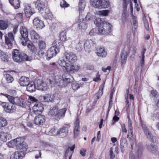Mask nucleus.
<instances>
[{
	"instance_id": "obj_32",
	"label": "nucleus",
	"mask_w": 159,
	"mask_h": 159,
	"mask_svg": "<svg viewBox=\"0 0 159 159\" xmlns=\"http://www.w3.org/2000/svg\"><path fill=\"white\" fill-rule=\"evenodd\" d=\"M4 110L7 112H13L16 110L15 106L13 104H9L7 105Z\"/></svg>"
},
{
	"instance_id": "obj_1",
	"label": "nucleus",
	"mask_w": 159,
	"mask_h": 159,
	"mask_svg": "<svg viewBox=\"0 0 159 159\" xmlns=\"http://www.w3.org/2000/svg\"><path fill=\"white\" fill-rule=\"evenodd\" d=\"M64 58L68 61L64 59L60 60L58 61L59 65L64 68L69 73L73 74L76 72L80 69V66L78 64H72L77 60V57L75 54L72 52H66L64 54Z\"/></svg>"
},
{
	"instance_id": "obj_61",
	"label": "nucleus",
	"mask_w": 159,
	"mask_h": 159,
	"mask_svg": "<svg viewBox=\"0 0 159 159\" xmlns=\"http://www.w3.org/2000/svg\"><path fill=\"white\" fill-rule=\"evenodd\" d=\"M57 132H55V129L54 128H52L49 131V134L50 135H58V134H57Z\"/></svg>"
},
{
	"instance_id": "obj_3",
	"label": "nucleus",
	"mask_w": 159,
	"mask_h": 159,
	"mask_svg": "<svg viewBox=\"0 0 159 159\" xmlns=\"http://www.w3.org/2000/svg\"><path fill=\"white\" fill-rule=\"evenodd\" d=\"M141 125L144 132L147 135V138L152 142L148 146L147 149L152 152H156L157 151L158 149L157 146L155 144L154 142V140H155L156 138L151 135V133L149 132L147 129V127L144 124L142 123Z\"/></svg>"
},
{
	"instance_id": "obj_55",
	"label": "nucleus",
	"mask_w": 159,
	"mask_h": 159,
	"mask_svg": "<svg viewBox=\"0 0 159 159\" xmlns=\"http://www.w3.org/2000/svg\"><path fill=\"white\" fill-rule=\"evenodd\" d=\"M71 87L74 90H76L80 87V85L77 83H73L71 84Z\"/></svg>"
},
{
	"instance_id": "obj_15",
	"label": "nucleus",
	"mask_w": 159,
	"mask_h": 159,
	"mask_svg": "<svg viewBox=\"0 0 159 159\" xmlns=\"http://www.w3.org/2000/svg\"><path fill=\"white\" fill-rule=\"evenodd\" d=\"M55 47H51L47 52L46 57L48 60H49L53 56H55L59 52L58 50H56Z\"/></svg>"
},
{
	"instance_id": "obj_23",
	"label": "nucleus",
	"mask_w": 159,
	"mask_h": 159,
	"mask_svg": "<svg viewBox=\"0 0 159 159\" xmlns=\"http://www.w3.org/2000/svg\"><path fill=\"white\" fill-rule=\"evenodd\" d=\"M96 54L99 57H105L107 55V52H106L105 49L103 47H99V48H96Z\"/></svg>"
},
{
	"instance_id": "obj_9",
	"label": "nucleus",
	"mask_w": 159,
	"mask_h": 159,
	"mask_svg": "<svg viewBox=\"0 0 159 159\" xmlns=\"http://www.w3.org/2000/svg\"><path fill=\"white\" fill-rule=\"evenodd\" d=\"M84 48L86 51L89 52L91 50H93L96 48V45L94 42L91 39L87 40L84 44Z\"/></svg>"
},
{
	"instance_id": "obj_36",
	"label": "nucleus",
	"mask_w": 159,
	"mask_h": 159,
	"mask_svg": "<svg viewBox=\"0 0 159 159\" xmlns=\"http://www.w3.org/2000/svg\"><path fill=\"white\" fill-rule=\"evenodd\" d=\"M79 23L78 25V28L80 30H84L86 28L87 26L85 23V21L84 20H82L81 22V20L79 21Z\"/></svg>"
},
{
	"instance_id": "obj_16",
	"label": "nucleus",
	"mask_w": 159,
	"mask_h": 159,
	"mask_svg": "<svg viewBox=\"0 0 159 159\" xmlns=\"http://www.w3.org/2000/svg\"><path fill=\"white\" fill-rule=\"evenodd\" d=\"M30 35L32 41L34 43H37L40 39V36L34 30H32L30 31Z\"/></svg>"
},
{
	"instance_id": "obj_26",
	"label": "nucleus",
	"mask_w": 159,
	"mask_h": 159,
	"mask_svg": "<svg viewBox=\"0 0 159 159\" xmlns=\"http://www.w3.org/2000/svg\"><path fill=\"white\" fill-rule=\"evenodd\" d=\"M35 7L37 8L38 10L40 11H43L45 8V5L42 1L37 0L36 2H34Z\"/></svg>"
},
{
	"instance_id": "obj_25",
	"label": "nucleus",
	"mask_w": 159,
	"mask_h": 159,
	"mask_svg": "<svg viewBox=\"0 0 159 159\" xmlns=\"http://www.w3.org/2000/svg\"><path fill=\"white\" fill-rule=\"evenodd\" d=\"M58 109V108L57 106L51 107L49 112V115L56 119Z\"/></svg>"
},
{
	"instance_id": "obj_19",
	"label": "nucleus",
	"mask_w": 159,
	"mask_h": 159,
	"mask_svg": "<svg viewBox=\"0 0 159 159\" xmlns=\"http://www.w3.org/2000/svg\"><path fill=\"white\" fill-rule=\"evenodd\" d=\"M37 89L39 90L45 91L47 89V84L40 80H37Z\"/></svg>"
},
{
	"instance_id": "obj_43",
	"label": "nucleus",
	"mask_w": 159,
	"mask_h": 159,
	"mask_svg": "<svg viewBox=\"0 0 159 159\" xmlns=\"http://www.w3.org/2000/svg\"><path fill=\"white\" fill-rule=\"evenodd\" d=\"M3 95L7 98L8 101L12 104H15V98L13 96L9 95L7 94H5Z\"/></svg>"
},
{
	"instance_id": "obj_22",
	"label": "nucleus",
	"mask_w": 159,
	"mask_h": 159,
	"mask_svg": "<svg viewBox=\"0 0 159 159\" xmlns=\"http://www.w3.org/2000/svg\"><path fill=\"white\" fill-rule=\"evenodd\" d=\"M11 138V135L10 134L3 131L0 132V139L2 141H6L7 139H9Z\"/></svg>"
},
{
	"instance_id": "obj_30",
	"label": "nucleus",
	"mask_w": 159,
	"mask_h": 159,
	"mask_svg": "<svg viewBox=\"0 0 159 159\" xmlns=\"http://www.w3.org/2000/svg\"><path fill=\"white\" fill-rule=\"evenodd\" d=\"M36 89V85L33 82H31L27 85V90L30 92L35 91Z\"/></svg>"
},
{
	"instance_id": "obj_42",
	"label": "nucleus",
	"mask_w": 159,
	"mask_h": 159,
	"mask_svg": "<svg viewBox=\"0 0 159 159\" xmlns=\"http://www.w3.org/2000/svg\"><path fill=\"white\" fill-rule=\"evenodd\" d=\"M101 1L102 3L101 4V8H108L109 7L110 2L108 0H101Z\"/></svg>"
},
{
	"instance_id": "obj_21",
	"label": "nucleus",
	"mask_w": 159,
	"mask_h": 159,
	"mask_svg": "<svg viewBox=\"0 0 159 159\" xmlns=\"http://www.w3.org/2000/svg\"><path fill=\"white\" fill-rule=\"evenodd\" d=\"M127 144L126 139L125 137H122L120 139V148L122 152H124L125 149L127 147Z\"/></svg>"
},
{
	"instance_id": "obj_28",
	"label": "nucleus",
	"mask_w": 159,
	"mask_h": 159,
	"mask_svg": "<svg viewBox=\"0 0 159 159\" xmlns=\"http://www.w3.org/2000/svg\"><path fill=\"white\" fill-rule=\"evenodd\" d=\"M29 81V78L25 76H22L20 79L19 83L21 86H27Z\"/></svg>"
},
{
	"instance_id": "obj_14",
	"label": "nucleus",
	"mask_w": 159,
	"mask_h": 159,
	"mask_svg": "<svg viewBox=\"0 0 159 159\" xmlns=\"http://www.w3.org/2000/svg\"><path fill=\"white\" fill-rule=\"evenodd\" d=\"M5 41L6 43L8 46H11L15 43L14 36L12 33H9L8 36H6L5 37Z\"/></svg>"
},
{
	"instance_id": "obj_37",
	"label": "nucleus",
	"mask_w": 159,
	"mask_h": 159,
	"mask_svg": "<svg viewBox=\"0 0 159 159\" xmlns=\"http://www.w3.org/2000/svg\"><path fill=\"white\" fill-rule=\"evenodd\" d=\"M61 40L59 39L56 40L53 43L52 47H55V49L56 50L57 49L58 50V52H59V49L61 47Z\"/></svg>"
},
{
	"instance_id": "obj_8",
	"label": "nucleus",
	"mask_w": 159,
	"mask_h": 159,
	"mask_svg": "<svg viewBox=\"0 0 159 159\" xmlns=\"http://www.w3.org/2000/svg\"><path fill=\"white\" fill-rule=\"evenodd\" d=\"M62 77L63 81V84L62 85H61V84H58L61 87L66 86L68 83L73 82L74 80L73 77L68 73H64L62 75Z\"/></svg>"
},
{
	"instance_id": "obj_46",
	"label": "nucleus",
	"mask_w": 159,
	"mask_h": 159,
	"mask_svg": "<svg viewBox=\"0 0 159 159\" xmlns=\"http://www.w3.org/2000/svg\"><path fill=\"white\" fill-rule=\"evenodd\" d=\"M27 46L28 48L30 49L33 52L35 53L36 52L37 48L35 47V46L34 44H28L27 45Z\"/></svg>"
},
{
	"instance_id": "obj_56",
	"label": "nucleus",
	"mask_w": 159,
	"mask_h": 159,
	"mask_svg": "<svg viewBox=\"0 0 159 159\" xmlns=\"http://www.w3.org/2000/svg\"><path fill=\"white\" fill-rule=\"evenodd\" d=\"M84 66L87 69L89 70H93L94 69V66L92 65H90L86 63L84 64Z\"/></svg>"
},
{
	"instance_id": "obj_44",
	"label": "nucleus",
	"mask_w": 159,
	"mask_h": 159,
	"mask_svg": "<svg viewBox=\"0 0 159 159\" xmlns=\"http://www.w3.org/2000/svg\"><path fill=\"white\" fill-rule=\"evenodd\" d=\"M8 27L7 24L2 20H0V29L1 30H4L7 29Z\"/></svg>"
},
{
	"instance_id": "obj_53",
	"label": "nucleus",
	"mask_w": 159,
	"mask_h": 159,
	"mask_svg": "<svg viewBox=\"0 0 159 159\" xmlns=\"http://www.w3.org/2000/svg\"><path fill=\"white\" fill-rule=\"evenodd\" d=\"M83 46L80 42L78 43L76 45L75 49L78 51H81L83 49Z\"/></svg>"
},
{
	"instance_id": "obj_20",
	"label": "nucleus",
	"mask_w": 159,
	"mask_h": 159,
	"mask_svg": "<svg viewBox=\"0 0 159 159\" xmlns=\"http://www.w3.org/2000/svg\"><path fill=\"white\" fill-rule=\"evenodd\" d=\"M54 99V95L52 94H47L44 96L40 97V99L42 101L46 102H52Z\"/></svg>"
},
{
	"instance_id": "obj_54",
	"label": "nucleus",
	"mask_w": 159,
	"mask_h": 159,
	"mask_svg": "<svg viewBox=\"0 0 159 159\" xmlns=\"http://www.w3.org/2000/svg\"><path fill=\"white\" fill-rule=\"evenodd\" d=\"M48 83L51 86H52L55 84V82L52 78H49L47 79Z\"/></svg>"
},
{
	"instance_id": "obj_47",
	"label": "nucleus",
	"mask_w": 159,
	"mask_h": 159,
	"mask_svg": "<svg viewBox=\"0 0 159 159\" xmlns=\"http://www.w3.org/2000/svg\"><path fill=\"white\" fill-rule=\"evenodd\" d=\"M66 30L62 32L60 35V38L61 41H64L66 39Z\"/></svg>"
},
{
	"instance_id": "obj_48",
	"label": "nucleus",
	"mask_w": 159,
	"mask_h": 159,
	"mask_svg": "<svg viewBox=\"0 0 159 159\" xmlns=\"http://www.w3.org/2000/svg\"><path fill=\"white\" fill-rule=\"evenodd\" d=\"M5 77L7 82L8 83H11L13 80V77L10 75L8 74H6L5 75Z\"/></svg>"
},
{
	"instance_id": "obj_12",
	"label": "nucleus",
	"mask_w": 159,
	"mask_h": 159,
	"mask_svg": "<svg viewBox=\"0 0 159 159\" xmlns=\"http://www.w3.org/2000/svg\"><path fill=\"white\" fill-rule=\"evenodd\" d=\"M34 113L36 114H40L43 110V105L40 102H36L33 108Z\"/></svg>"
},
{
	"instance_id": "obj_52",
	"label": "nucleus",
	"mask_w": 159,
	"mask_h": 159,
	"mask_svg": "<svg viewBox=\"0 0 159 159\" xmlns=\"http://www.w3.org/2000/svg\"><path fill=\"white\" fill-rule=\"evenodd\" d=\"M7 145L10 148H13L15 146L16 147V143L14 139L9 141Z\"/></svg>"
},
{
	"instance_id": "obj_2",
	"label": "nucleus",
	"mask_w": 159,
	"mask_h": 159,
	"mask_svg": "<svg viewBox=\"0 0 159 159\" xmlns=\"http://www.w3.org/2000/svg\"><path fill=\"white\" fill-rule=\"evenodd\" d=\"M94 23L98 27V32L100 33L104 34H109L111 31L112 25L109 23L103 20L97 19Z\"/></svg>"
},
{
	"instance_id": "obj_40",
	"label": "nucleus",
	"mask_w": 159,
	"mask_h": 159,
	"mask_svg": "<svg viewBox=\"0 0 159 159\" xmlns=\"http://www.w3.org/2000/svg\"><path fill=\"white\" fill-rule=\"evenodd\" d=\"M105 84V81H103L102 83L100 85V86L98 92V94L97 96L98 99H99V98L102 96L103 93L102 90L104 88Z\"/></svg>"
},
{
	"instance_id": "obj_33",
	"label": "nucleus",
	"mask_w": 159,
	"mask_h": 159,
	"mask_svg": "<svg viewBox=\"0 0 159 159\" xmlns=\"http://www.w3.org/2000/svg\"><path fill=\"white\" fill-rule=\"evenodd\" d=\"M0 57L1 60L5 62H8L9 61V57L7 54L4 52L0 50Z\"/></svg>"
},
{
	"instance_id": "obj_35",
	"label": "nucleus",
	"mask_w": 159,
	"mask_h": 159,
	"mask_svg": "<svg viewBox=\"0 0 159 159\" xmlns=\"http://www.w3.org/2000/svg\"><path fill=\"white\" fill-rule=\"evenodd\" d=\"M11 5L16 9L20 7V3L19 0H9Z\"/></svg>"
},
{
	"instance_id": "obj_5",
	"label": "nucleus",
	"mask_w": 159,
	"mask_h": 159,
	"mask_svg": "<svg viewBox=\"0 0 159 159\" xmlns=\"http://www.w3.org/2000/svg\"><path fill=\"white\" fill-rule=\"evenodd\" d=\"M127 48H129L127 51L126 50H124L122 52L121 54L120 61L121 65L123 67L125 64L127 58V56L129 52L131 51L132 52L134 53H135L136 51V48L134 46H132V45L129 44V45H127Z\"/></svg>"
},
{
	"instance_id": "obj_50",
	"label": "nucleus",
	"mask_w": 159,
	"mask_h": 159,
	"mask_svg": "<svg viewBox=\"0 0 159 159\" xmlns=\"http://www.w3.org/2000/svg\"><path fill=\"white\" fill-rule=\"evenodd\" d=\"M44 16L46 18L49 19L52 17V14L49 10L47 9L45 10V12Z\"/></svg>"
},
{
	"instance_id": "obj_18",
	"label": "nucleus",
	"mask_w": 159,
	"mask_h": 159,
	"mask_svg": "<svg viewBox=\"0 0 159 159\" xmlns=\"http://www.w3.org/2000/svg\"><path fill=\"white\" fill-rule=\"evenodd\" d=\"M34 121V123L36 125H42L45 121V117L43 115L39 114L35 117Z\"/></svg>"
},
{
	"instance_id": "obj_10",
	"label": "nucleus",
	"mask_w": 159,
	"mask_h": 159,
	"mask_svg": "<svg viewBox=\"0 0 159 159\" xmlns=\"http://www.w3.org/2000/svg\"><path fill=\"white\" fill-rule=\"evenodd\" d=\"M25 151L19 150L13 152L10 156V159H22L25 157Z\"/></svg>"
},
{
	"instance_id": "obj_51",
	"label": "nucleus",
	"mask_w": 159,
	"mask_h": 159,
	"mask_svg": "<svg viewBox=\"0 0 159 159\" xmlns=\"http://www.w3.org/2000/svg\"><path fill=\"white\" fill-rule=\"evenodd\" d=\"M145 49H144L141 52L142 58L141 60L140 64H141V66L142 67H143V66L144 58L145 57L144 53H145Z\"/></svg>"
},
{
	"instance_id": "obj_59",
	"label": "nucleus",
	"mask_w": 159,
	"mask_h": 159,
	"mask_svg": "<svg viewBox=\"0 0 159 159\" xmlns=\"http://www.w3.org/2000/svg\"><path fill=\"white\" fill-rule=\"evenodd\" d=\"M126 92V93L125 95V103L126 104V106L128 107L129 106V102L128 100L129 91L127 90Z\"/></svg>"
},
{
	"instance_id": "obj_34",
	"label": "nucleus",
	"mask_w": 159,
	"mask_h": 159,
	"mask_svg": "<svg viewBox=\"0 0 159 159\" xmlns=\"http://www.w3.org/2000/svg\"><path fill=\"white\" fill-rule=\"evenodd\" d=\"M92 5L94 7L101 9V0H92Z\"/></svg>"
},
{
	"instance_id": "obj_4",
	"label": "nucleus",
	"mask_w": 159,
	"mask_h": 159,
	"mask_svg": "<svg viewBox=\"0 0 159 159\" xmlns=\"http://www.w3.org/2000/svg\"><path fill=\"white\" fill-rule=\"evenodd\" d=\"M12 57L13 60L18 63L28 61V57L25 53L21 52L17 49H14L12 52Z\"/></svg>"
},
{
	"instance_id": "obj_11",
	"label": "nucleus",
	"mask_w": 159,
	"mask_h": 159,
	"mask_svg": "<svg viewBox=\"0 0 159 159\" xmlns=\"http://www.w3.org/2000/svg\"><path fill=\"white\" fill-rule=\"evenodd\" d=\"M24 13L25 16L29 18L35 13V11L34 9L32 8L30 4H25L24 5Z\"/></svg>"
},
{
	"instance_id": "obj_45",
	"label": "nucleus",
	"mask_w": 159,
	"mask_h": 159,
	"mask_svg": "<svg viewBox=\"0 0 159 159\" xmlns=\"http://www.w3.org/2000/svg\"><path fill=\"white\" fill-rule=\"evenodd\" d=\"M0 127L6 126L7 124L6 120L3 118H0Z\"/></svg>"
},
{
	"instance_id": "obj_17",
	"label": "nucleus",
	"mask_w": 159,
	"mask_h": 159,
	"mask_svg": "<svg viewBox=\"0 0 159 159\" xmlns=\"http://www.w3.org/2000/svg\"><path fill=\"white\" fill-rule=\"evenodd\" d=\"M33 24L35 27L37 29H42L44 26L43 21L37 17L33 20Z\"/></svg>"
},
{
	"instance_id": "obj_6",
	"label": "nucleus",
	"mask_w": 159,
	"mask_h": 159,
	"mask_svg": "<svg viewBox=\"0 0 159 159\" xmlns=\"http://www.w3.org/2000/svg\"><path fill=\"white\" fill-rule=\"evenodd\" d=\"M20 31L21 36V43L23 46H25L29 41L28 31L25 27L22 26L20 28Z\"/></svg>"
},
{
	"instance_id": "obj_57",
	"label": "nucleus",
	"mask_w": 159,
	"mask_h": 159,
	"mask_svg": "<svg viewBox=\"0 0 159 159\" xmlns=\"http://www.w3.org/2000/svg\"><path fill=\"white\" fill-rule=\"evenodd\" d=\"M69 4H67L64 0H62L60 2V6L61 7H67L69 6Z\"/></svg>"
},
{
	"instance_id": "obj_38",
	"label": "nucleus",
	"mask_w": 159,
	"mask_h": 159,
	"mask_svg": "<svg viewBox=\"0 0 159 159\" xmlns=\"http://www.w3.org/2000/svg\"><path fill=\"white\" fill-rule=\"evenodd\" d=\"M109 12V10H105L97 11L96 12V14L98 15L107 16L108 15Z\"/></svg>"
},
{
	"instance_id": "obj_31",
	"label": "nucleus",
	"mask_w": 159,
	"mask_h": 159,
	"mask_svg": "<svg viewBox=\"0 0 159 159\" xmlns=\"http://www.w3.org/2000/svg\"><path fill=\"white\" fill-rule=\"evenodd\" d=\"M15 104L23 107H24L25 106V100L22 98H15Z\"/></svg>"
},
{
	"instance_id": "obj_60",
	"label": "nucleus",
	"mask_w": 159,
	"mask_h": 159,
	"mask_svg": "<svg viewBox=\"0 0 159 159\" xmlns=\"http://www.w3.org/2000/svg\"><path fill=\"white\" fill-rule=\"evenodd\" d=\"M44 49H39V51L37 52V54L40 57H42L44 54Z\"/></svg>"
},
{
	"instance_id": "obj_13",
	"label": "nucleus",
	"mask_w": 159,
	"mask_h": 159,
	"mask_svg": "<svg viewBox=\"0 0 159 159\" xmlns=\"http://www.w3.org/2000/svg\"><path fill=\"white\" fill-rule=\"evenodd\" d=\"M70 124H65L64 126L61 127L57 131V134H60L61 136H65L67 135L68 132V129L70 127Z\"/></svg>"
},
{
	"instance_id": "obj_58",
	"label": "nucleus",
	"mask_w": 159,
	"mask_h": 159,
	"mask_svg": "<svg viewBox=\"0 0 159 159\" xmlns=\"http://www.w3.org/2000/svg\"><path fill=\"white\" fill-rule=\"evenodd\" d=\"M157 96V92L155 90H152L151 92L150 95L151 97L154 98H156Z\"/></svg>"
},
{
	"instance_id": "obj_7",
	"label": "nucleus",
	"mask_w": 159,
	"mask_h": 159,
	"mask_svg": "<svg viewBox=\"0 0 159 159\" xmlns=\"http://www.w3.org/2000/svg\"><path fill=\"white\" fill-rule=\"evenodd\" d=\"M16 143V147L18 150L26 151L28 148L26 143L24 142L22 137H19L14 139Z\"/></svg>"
},
{
	"instance_id": "obj_49",
	"label": "nucleus",
	"mask_w": 159,
	"mask_h": 159,
	"mask_svg": "<svg viewBox=\"0 0 159 159\" xmlns=\"http://www.w3.org/2000/svg\"><path fill=\"white\" fill-rule=\"evenodd\" d=\"M143 20L144 24V26L147 30H148L149 29L148 23L147 20H146L145 16L143 17Z\"/></svg>"
},
{
	"instance_id": "obj_64",
	"label": "nucleus",
	"mask_w": 159,
	"mask_h": 159,
	"mask_svg": "<svg viewBox=\"0 0 159 159\" xmlns=\"http://www.w3.org/2000/svg\"><path fill=\"white\" fill-rule=\"evenodd\" d=\"M121 129L123 133L127 132V130L125 128V125L124 124L121 125Z\"/></svg>"
},
{
	"instance_id": "obj_24",
	"label": "nucleus",
	"mask_w": 159,
	"mask_h": 159,
	"mask_svg": "<svg viewBox=\"0 0 159 159\" xmlns=\"http://www.w3.org/2000/svg\"><path fill=\"white\" fill-rule=\"evenodd\" d=\"M79 123L78 119L77 118L75 122L74 129V134L75 137L77 136L79 133Z\"/></svg>"
},
{
	"instance_id": "obj_29",
	"label": "nucleus",
	"mask_w": 159,
	"mask_h": 159,
	"mask_svg": "<svg viewBox=\"0 0 159 159\" xmlns=\"http://www.w3.org/2000/svg\"><path fill=\"white\" fill-rule=\"evenodd\" d=\"M66 111V109L65 108L59 110L58 109L56 119H60L63 118L65 116Z\"/></svg>"
},
{
	"instance_id": "obj_27",
	"label": "nucleus",
	"mask_w": 159,
	"mask_h": 159,
	"mask_svg": "<svg viewBox=\"0 0 159 159\" xmlns=\"http://www.w3.org/2000/svg\"><path fill=\"white\" fill-rule=\"evenodd\" d=\"M143 148L141 147L139 148L138 150L137 156H135L134 153L133 152H131L129 155V159H139V157L142 154Z\"/></svg>"
},
{
	"instance_id": "obj_62",
	"label": "nucleus",
	"mask_w": 159,
	"mask_h": 159,
	"mask_svg": "<svg viewBox=\"0 0 159 159\" xmlns=\"http://www.w3.org/2000/svg\"><path fill=\"white\" fill-rule=\"evenodd\" d=\"M122 21L123 22H125L127 20V14L125 13L124 12L123 13L122 15Z\"/></svg>"
},
{
	"instance_id": "obj_63",
	"label": "nucleus",
	"mask_w": 159,
	"mask_h": 159,
	"mask_svg": "<svg viewBox=\"0 0 159 159\" xmlns=\"http://www.w3.org/2000/svg\"><path fill=\"white\" fill-rule=\"evenodd\" d=\"M110 159H112L114 158L115 157V155L113 154V148H111L110 150Z\"/></svg>"
},
{
	"instance_id": "obj_39",
	"label": "nucleus",
	"mask_w": 159,
	"mask_h": 159,
	"mask_svg": "<svg viewBox=\"0 0 159 159\" xmlns=\"http://www.w3.org/2000/svg\"><path fill=\"white\" fill-rule=\"evenodd\" d=\"M85 6V2L84 0H80L79 3V11L81 12L84 9Z\"/></svg>"
},
{
	"instance_id": "obj_41",
	"label": "nucleus",
	"mask_w": 159,
	"mask_h": 159,
	"mask_svg": "<svg viewBox=\"0 0 159 159\" xmlns=\"http://www.w3.org/2000/svg\"><path fill=\"white\" fill-rule=\"evenodd\" d=\"M39 49L45 50L46 47V44L45 42L43 40L40 41L38 42Z\"/></svg>"
}]
</instances>
